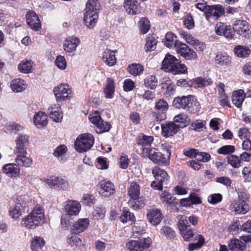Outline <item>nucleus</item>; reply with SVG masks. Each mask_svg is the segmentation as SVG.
Returning <instances> with one entry per match:
<instances>
[{
    "label": "nucleus",
    "mask_w": 251,
    "mask_h": 251,
    "mask_svg": "<svg viewBox=\"0 0 251 251\" xmlns=\"http://www.w3.org/2000/svg\"><path fill=\"white\" fill-rule=\"evenodd\" d=\"M222 200V196L220 194H214L209 196L208 201L212 204H216L220 202Z\"/></svg>",
    "instance_id": "774afa93"
},
{
    "label": "nucleus",
    "mask_w": 251,
    "mask_h": 251,
    "mask_svg": "<svg viewBox=\"0 0 251 251\" xmlns=\"http://www.w3.org/2000/svg\"><path fill=\"white\" fill-rule=\"evenodd\" d=\"M235 54L240 58H245L248 56L251 50L248 47L244 46L237 45L234 48Z\"/></svg>",
    "instance_id": "e433bc0d"
},
{
    "label": "nucleus",
    "mask_w": 251,
    "mask_h": 251,
    "mask_svg": "<svg viewBox=\"0 0 251 251\" xmlns=\"http://www.w3.org/2000/svg\"><path fill=\"white\" fill-rule=\"evenodd\" d=\"M15 153L17 155L15 161L18 167H29L32 165V159L27 151H21V153L16 152Z\"/></svg>",
    "instance_id": "ddd939ff"
},
{
    "label": "nucleus",
    "mask_w": 251,
    "mask_h": 251,
    "mask_svg": "<svg viewBox=\"0 0 251 251\" xmlns=\"http://www.w3.org/2000/svg\"><path fill=\"white\" fill-rule=\"evenodd\" d=\"M197 242L190 243L188 245V250L189 251H194L201 248L205 242L204 238L202 236H198Z\"/></svg>",
    "instance_id": "09e8293b"
},
{
    "label": "nucleus",
    "mask_w": 251,
    "mask_h": 251,
    "mask_svg": "<svg viewBox=\"0 0 251 251\" xmlns=\"http://www.w3.org/2000/svg\"><path fill=\"white\" fill-rule=\"evenodd\" d=\"M176 108L183 109L191 114H194L200 108L199 102L192 95L176 98L173 102Z\"/></svg>",
    "instance_id": "f03ea898"
},
{
    "label": "nucleus",
    "mask_w": 251,
    "mask_h": 251,
    "mask_svg": "<svg viewBox=\"0 0 251 251\" xmlns=\"http://www.w3.org/2000/svg\"><path fill=\"white\" fill-rule=\"evenodd\" d=\"M174 121L173 122L178 126V129L186 126L189 124V119L184 113H181L176 116L174 118Z\"/></svg>",
    "instance_id": "473e14b6"
},
{
    "label": "nucleus",
    "mask_w": 251,
    "mask_h": 251,
    "mask_svg": "<svg viewBox=\"0 0 251 251\" xmlns=\"http://www.w3.org/2000/svg\"><path fill=\"white\" fill-rule=\"evenodd\" d=\"M26 18L27 24L31 28L37 31L41 28L40 20L35 12L28 11L26 15Z\"/></svg>",
    "instance_id": "4468645a"
},
{
    "label": "nucleus",
    "mask_w": 251,
    "mask_h": 251,
    "mask_svg": "<svg viewBox=\"0 0 251 251\" xmlns=\"http://www.w3.org/2000/svg\"><path fill=\"white\" fill-rule=\"evenodd\" d=\"M104 92L106 98L111 99L113 97L115 92L114 81L113 79L107 78Z\"/></svg>",
    "instance_id": "4c0bfd02"
},
{
    "label": "nucleus",
    "mask_w": 251,
    "mask_h": 251,
    "mask_svg": "<svg viewBox=\"0 0 251 251\" xmlns=\"http://www.w3.org/2000/svg\"><path fill=\"white\" fill-rule=\"evenodd\" d=\"M157 41L155 36H148L147 38L145 49L146 51H152L155 49Z\"/></svg>",
    "instance_id": "49530a36"
},
{
    "label": "nucleus",
    "mask_w": 251,
    "mask_h": 251,
    "mask_svg": "<svg viewBox=\"0 0 251 251\" xmlns=\"http://www.w3.org/2000/svg\"><path fill=\"white\" fill-rule=\"evenodd\" d=\"M33 123L38 128L44 127L48 123L47 115L43 112L35 113L33 117Z\"/></svg>",
    "instance_id": "393cba45"
},
{
    "label": "nucleus",
    "mask_w": 251,
    "mask_h": 251,
    "mask_svg": "<svg viewBox=\"0 0 251 251\" xmlns=\"http://www.w3.org/2000/svg\"><path fill=\"white\" fill-rule=\"evenodd\" d=\"M229 249L231 251H244L246 248V244L239 239H232L228 244Z\"/></svg>",
    "instance_id": "f704fd0d"
},
{
    "label": "nucleus",
    "mask_w": 251,
    "mask_h": 251,
    "mask_svg": "<svg viewBox=\"0 0 251 251\" xmlns=\"http://www.w3.org/2000/svg\"><path fill=\"white\" fill-rule=\"evenodd\" d=\"M45 182L51 188L67 190L69 187L67 181L60 176H51L46 179Z\"/></svg>",
    "instance_id": "9d476101"
},
{
    "label": "nucleus",
    "mask_w": 251,
    "mask_h": 251,
    "mask_svg": "<svg viewBox=\"0 0 251 251\" xmlns=\"http://www.w3.org/2000/svg\"><path fill=\"white\" fill-rule=\"evenodd\" d=\"M147 218L151 224L153 226L158 225L162 220V214L158 209H152L148 211Z\"/></svg>",
    "instance_id": "412c9836"
},
{
    "label": "nucleus",
    "mask_w": 251,
    "mask_h": 251,
    "mask_svg": "<svg viewBox=\"0 0 251 251\" xmlns=\"http://www.w3.org/2000/svg\"><path fill=\"white\" fill-rule=\"evenodd\" d=\"M105 210L102 207H96L92 212L93 216L97 219H102L104 217Z\"/></svg>",
    "instance_id": "69168bd1"
},
{
    "label": "nucleus",
    "mask_w": 251,
    "mask_h": 251,
    "mask_svg": "<svg viewBox=\"0 0 251 251\" xmlns=\"http://www.w3.org/2000/svg\"><path fill=\"white\" fill-rule=\"evenodd\" d=\"M155 181L151 182V186L154 189L161 190L162 189L163 182L167 181L168 175L166 171L158 167H155L152 170Z\"/></svg>",
    "instance_id": "423d86ee"
},
{
    "label": "nucleus",
    "mask_w": 251,
    "mask_h": 251,
    "mask_svg": "<svg viewBox=\"0 0 251 251\" xmlns=\"http://www.w3.org/2000/svg\"><path fill=\"white\" fill-rule=\"evenodd\" d=\"M227 162L230 164L233 167L237 168L241 166V161L239 158V157L234 155H230L227 157Z\"/></svg>",
    "instance_id": "3c124183"
},
{
    "label": "nucleus",
    "mask_w": 251,
    "mask_h": 251,
    "mask_svg": "<svg viewBox=\"0 0 251 251\" xmlns=\"http://www.w3.org/2000/svg\"><path fill=\"white\" fill-rule=\"evenodd\" d=\"M160 199L168 204H173L175 201V198L170 193L165 191L160 194Z\"/></svg>",
    "instance_id": "4d7b16f0"
},
{
    "label": "nucleus",
    "mask_w": 251,
    "mask_h": 251,
    "mask_svg": "<svg viewBox=\"0 0 251 251\" xmlns=\"http://www.w3.org/2000/svg\"><path fill=\"white\" fill-rule=\"evenodd\" d=\"M162 68L165 71L174 74H184L187 71L185 65L181 64L179 60L171 54L166 55L162 61Z\"/></svg>",
    "instance_id": "7ed1b4c3"
},
{
    "label": "nucleus",
    "mask_w": 251,
    "mask_h": 251,
    "mask_svg": "<svg viewBox=\"0 0 251 251\" xmlns=\"http://www.w3.org/2000/svg\"><path fill=\"white\" fill-rule=\"evenodd\" d=\"M96 126V131L98 133L108 131L111 128V125L108 122H105L102 119Z\"/></svg>",
    "instance_id": "a18cd8bd"
},
{
    "label": "nucleus",
    "mask_w": 251,
    "mask_h": 251,
    "mask_svg": "<svg viewBox=\"0 0 251 251\" xmlns=\"http://www.w3.org/2000/svg\"><path fill=\"white\" fill-rule=\"evenodd\" d=\"M45 213L42 207L36 205L31 212L24 217L21 221L23 226L29 229H34L45 223Z\"/></svg>",
    "instance_id": "f257e3e1"
},
{
    "label": "nucleus",
    "mask_w": 251,
    "mask_h": 251,
    "mask_svg": "<svg viewBox=\"0 0 251 251\" xmlns=\"http://www.w3.org/2000/svg\"><path fill=\"white\" fill-rule=\"evenodd\" d=\"M25 206V203L17 202L15 206L9 210V215L11 218L15 220L18 219L23 214Z\"/></svg>",
    "instance_id": "bb28decb"
},
{
    "label": "nucleus",
    "mask_w": 251,
    "mask_h": 251,
    "mask_svg": "<svg viewBox=\"0 0 251 251\" xmlns=\"http://www.w3.org/2000/svg\"><path fill=\"white\" fill-rule=\"evenodd\" d=\"M100 7V4L98 0H89L86 3L84 11L98 13Z\"/></svg>",
    "instance_id": "72a5a7b5"
},
{
    "label": "nucleus",
    "mask_w": 251,
    "mask_h": 251,
    "mask_svg": "<svg viewBox=\"0 0 251 251\" xmlns=\"http://www.w3.org/2000/svg\"><path fill=\"white\" fill-rule=\"evenodd\" d=\"M45 244L44 240L40 237H34L31 244V249L33 251H38L39 249H42Z\"/></svg>",
    "instance_id": "37998d69"
},
{
    "label": "nucleus",
    "mask_w": 251,
    "mask_h": 251,
    "mask_svg": "<svg viewBox=\"0 0 251 251\" xmlns=\"http://www.w3.org/2000/svg\"><path fill=\"white\" fill-rule=\"evenodd\" d=\"M232 209L237 214H245L248 212L249 208L245 201L239 199L234 201Z\"/></svg>",
    "instance_id": "5701e85b"
},
{
    "label": "nucleus",
    "mask_w": 251,
    "mask_h": 251,
    "mask_svg": "<svg viewBox=\"0 0 251 251\" xmlns=\"http://www.w3.org/2000/svg\"><path fill=\"white\" fill-rule=\"evenodd\" d=\"M4 173L6 174L10 177H16L20 173L19 167L16 164L10 163L4 166L2 168Z\"/></svg>",
    "instance_id": "c756f323"
},
{
    "label": "nucleus",
    "mask_w": 251,
    "mask_h": 251,
    "mask_svg": "<svg viewBox=\"0 0 251 251\" xmlns=\"http://www.w3.org/2000/svg\"><path fill=\"white\" fill-rule=\"evenodd\" d=\"M224 13V8L221 5L208 6L204 12L206 19L209 21L218 19Z\"/></svg>",
    "instance_id": "1a4fd4ad"
},
{
    "label": "nucleus",
    "mask_w": 251,
    "mask_h": 251,
    "mask_svg": "<svg viewBox=\"0 0 251 251\" xmlns=\"http://www.w3.org/2000/svg\"><path fill=\"white\" fill-rule=\"evenodd\" d=\"M143 71V67L140 64H132L128 67L129 72L134 75H139Z\"/></svg>",
    "instance_id": "864d4df0"
},
{
    "label": "nucleus",
    "mask_w": 251,
    "mask_h": 251,
    "mask_svg": "<svg viewBox=\"0 0 251 251\" xmlns=\"http://www.w3.org/2000/svg\"><path fill=\"white\" fill-rule=\"evenodd\" d=\"M205 123L201 120H196L192 123L191 126L194 130L200 131L204 127Z\"/></svg>",
    "instance_id": "338daca9"
},
{
    "label": "nucleus",
    "mask_w": 251,
    "mask_h": 251,
    "mask_svg": "<svg viewBox=\"0 0 251 251\" xmlns=\"http://www.w3.org/2000/svg\"><path fill=\"white\" fill-rule=\"evenodd\" d=\"M115 51L106 49L103 53L102 60L109 66H112L116 64V58Z\"/></svg>",
    "instance_id": "c85d7f7f"
},
{
    "label": "nucleus",
    "mask_w": 251,
    "mask_h": 251,
    "mask_svg": "<svg viewBox=\"0 0 251 251\" xmlns=\"http://www.w3.org/2000/svg\"><path fill=\"white\" fill-rule=\"evenodd\" d=\"M79 43L78 38L75 36L69 37L63 43V49L68 55L72 56Z\"/></svg>",
    "instance_id": "9b49d317"
},
{
    "label": "nucleus",
    "mask_w": 251,
    "mask_h": 251,
    "mask_svg": "<svg viewBox=\"0 0 251 251\" xmlns=\"http://www.w3.org/2000/svg\"><path fill=\"white\" fill-rule=\"evenodd\" d=\"M153 140V138L151 136L143 135L138 140V144L142 146H150Z\"/></svg>",
    "instance_id": "bf43d9fd"
},
{
    "label": "nucleus",
    "mask_w": 251,
    "mask_h": 251,
    "mask_svg": "<svg viewBox=\"0 0 251 251\" xmlns=\"http://www.w3.org/2000/svg\"><path fill=\"white\" fill-rule=\"evenodd\" d=\"M162 135L165 137L172 136L176 134L178 130V126L173 122H166L161 125Z\"/></svg>",
    "instance_id": "dca6fc26"
},
{
    "label": "nucleus",
    "mask_w": 251,
    "mask_h": 251,
    "mask_svg": "<svg viewBox=\"0 0 251 251\" xmlns=\"http://www.w3.org/2000/svg\"><path fill=\"white\" fill-rule=\"evenodd\" d=\"M176 37L174 34L172 33H167L163 41L164 45L168 48H172L173 46L176 48V43L180 42L176 40Z\"/></svg>",
    "instance_id": "79ce46f5"
},
{
    "label": "nucleus",
    "mask_w": 251,
    "mask_h": 251,
    "mask_svg": "<svg viewBox=\"0 0 251 251\" xmlns=\"http://www.w3.org/2000/svg\"><path fill=\"white\" fill-rule=\"evenodd\" d=\"M115 192L114 185L108 181H102L100 183L99 193L104 197H109Z\"/></svg>",
    "instance_id": "4be33fe9"
},
{
    "label": "nucleus",
    "mask_w": 251,
    "mask_h": 251,
    "mask_svg": "<svg viewBox=\"0 0 251 251\" xmlns=\"http://www.w3.org/2000/svg\"><path fill=\"white\" fill-rule=\"evenodd\" d=\"M15 152L26 151V147L29 144L28 136L26 135H19L15 140Z\"/></svg>",
    "instance_id": "aec40b11"
},
{
    "label": "nucleus",
    "mask_w": 251,
    "mask_h": 251,
    "mask_svg": "<svg viewBox=\"0 0 251 251\" xmlns=\"http://www.w3.org/2000/svg\"><path fill=\"white\" fill-rule=\"evenodd\" d=\"M68 243L72 246H79L82 244L81 240L75 235H71L68 239Z\"/></svg>",
    "instance_id": "e2e57ef3"
},
{
    "label": "nucleus",
    "mask_w": 251,
    "mask_h": 251,
    "mask_svg": "<svg viewBox=\"0 0 251 251\" xmlns=\"http://www.w3.org/2000/svg\"><path fill=\"white\" fill-rule=\"evenodd\" d=\"M67 148L64 145H60L53 150V155L57 157L59 161L64 162L67 159Z\"/></svg>",
    "instance_id": "7c9ffc66"
},
{
    "label": "nucleus",
    "mask_w": 251,
    "mask_h": 251,
    "mask_svg": "<svg viewBox=\"0 0 251 251\" xmlns=\"http://www.w3.org/2000/svg\"><path fill=\"white\" fill-rule=\"evenodd\" d=\"M53 92L57 101L63 100L71 94L69 86L66 84H61L55 87Z\"/></svg>",
    "instance_id": "f8f14e48"
},
{
    "label": "nucleus",
    "mask_w": 251,
    "mask_h": 251,
    "mask_svg": "<svg viewBox=\"0 0 251 251\" xmlns=\"http://www.w3.org/2000/svg\"><path fill=\"white\" fill-rule=\"evenodd\" d=\"M65 208L69 215L76 216L81 210V205L77 201L69 200L67 201Z\"/></svg>",
    "instance_id": "6ab92c4d"
},
{
    "label": "nucleus",
    "mask_w": 251,
    "mask_h": 251,
    "mask_svg": "<svg viewBox=\"0 0 251 251\" xmlns=\"http://www.w3.org/2000/svg\"><path fill=\"white\" fill-rule=\"evenodd\" d=\"M140 194V186L135 182L130 183L128 188V194L133 199L136 200L139 198Z\"/></svg>",
    "instance_id": "58836bf2"
},
{
    "label": "nucleus",
    "mask_w": 251,
    "mask_h": 251,
    "mask_svg": "<svg viewBox=\"0 0 251 251\" xmlns=\"http://www.w3.org/2000/svg\"><path fill=\"white\" fill-rule=\"evenodd\" d=\"M121 222L125 223L127 221L134 222L135 217L133 213L128 211H124L122 215L120 217Z\"/></svg>",
    "instance_id": "5fc2aeb1"
},
{
    "label": "nucleus",
    "mask_w": 251,
    "mask_h": 251,
    "mask_svg": "<svg viewBox=\"0 0 251 251\" xmlns=\"http://www.w3.org/2000/svg\"><path fill=\"white\" fill-rule=\"evenodd\" d=\"M193 84L198 88H203L211 85L212 81L209 78H205L202 77H198L193 79Z\"/></svg>",
    "instance_id": "a19ab883"
},
{
    "label": "nucleus",
    "mask_w": 251,
    "mask_h": 251,
    "mask_svg": "<svg viewBox=\"0 0 251 251\" xmlns=\"http://www.w3.org/2000/svg\"><path fill=\"white\" fill-rule=\"evenodd\" d=\"M234 147L231 145H226L219 149L218 152L222 154H227L234 151Z\"/></svg>",
    "instance_id": "680f3d73"
},
{
    "label": "nucleus",
    "mask_w": 251,
    "mask_h": 251,
    "mask_svg": "<svg viewBox=\"0 0 251 251\" xmlns=\"http://www.w3.org/2000/svg\"><path fill=\"white\" fill-rule=\"evenodd\" d=\"M176 218L178 221V228L179 231L190 227V225H188L187 217L185 215H179L176 217Z\"/></svg>",
    "instance_id": "8fccbe9b"
},
{
    "label": "nucleus",
    "mask_w": 251,
    "mask_h": 251,
    "mask_svg": "<svg viewBox=\"0 0 251 251\" xmlns=\"http://www.w3.org/2000/svg\"><path fill=\"white\" fill-rule=\"evenodd\" d=\"M166 154L157 151L155 149L147 148L143 149L144 156L148 157L153 162L158 164H167L171 156V152L169 150L165 151Z\"/></svg>",
    "instance_id": "20e7f679"
},
{
    "label": "nucleus",
    "mask_w": 251,
    "mask_h": 251,
    "mask_svg": "<svg viewBox=\"0 0 251 251\" xmlns=\"http://www.w3.org/2000/svg\"><path fill=\"white\" fill-rule=\"evenodd\" d=\"M231 61V57L226 53L218 52L215 58V63L221 66H228Z\"/></svg>",
    "instance_id": "cd10ccee"
},
{
    "label": "nucleus",
    "mask_w": 251,
    "mask_h": 251,
    "mask_svg": "<svg viewBox=\"0 0 251 251\" xmlns=\"http://www.w3.org/2000/svg\"><path fill=\"white\" fill-rule=\"evenodd\" d=\"M180 232L184 240L186 242L196 241L198 238V236H202L201 234L194 232L190 227L180 230Z\"/></svg>",
    "instance_id": "a878e982"
},
{
    "label": "nucleus",
    "mask_w": 251,
    "mask_h": 251,
    "mask_svg": "<svg viewBox=\"0 0 251 251\" xmlns=\"http://www.w3.org/2000/svg\"><path fill=\"white\" fill-rule=\"evenodd\" d=\"M140 29L142 34H146L150 28L149 21L146 18H142L139 22Z\"/></svg>",
    "instance_id": "6e6d98bb"
},
{
    "label": "nucleus",
    "mask_w": 251,
    "mask_h": 251,
    "mask_svg": "<svg viewBox=\"0 0 251 251\" xmlns=\"http://www.w3.org/2000/svg\"><path fill=\"white\" fill-rule=\"evenodd\" d=\"M94 143V137L90 133L80 135L75 143V150L79 152H86L90 150Z\"/></svg>",
    "instance_id": "39448f33"
},
{
    "label": "nucleus",
    "mask_w": 251,
    "mask_h": 251,
    "mask_svg": "<svg viewBox=\"0 0 251 251\" xmlns=\"http://www.w3.org/2000/svg\"><path fill=\"white\" fill-rule=\"evenodd\" d=\"M98 18L99 15L97 13L84 11L83 21L85 25L90 29H93L98 22Z\"/></svg>",
    "instance_id": "a211bd4d"
},
{
    "label": "nucleus",
    "mask_w": 251,
    "mask_h": 251,
    "mask_svg": "<svg viewBox=\"0 0 251 251\" xmlns=\"http://www.w3.org/2000/svg\"><path fill=\"white\" fill-rule=\"evenodd\" d=\"M184 25L188 29H192L194 26V22L190 14H187L184 18Z\"/></svg>",
    "instance_id": "0e129e2a"
},
{
    "label": "nucleus",
    "mask_w": 251,
    "mask_h": 251,
    "mask_svg": "<svg viewBox=\"0 0 251 251\" xmlns=\"http://www.w3.org/2000/svg\"><path fill=\"white\" fill-rule=\"evenodd\" d=\"M151 242L150 238L141 240H131L126 244V247L129 251H143L150 247Z\"/></svg>",
    "instance_id": "0eeeda50"
},
{
    "label": "nucleus",
    "mask_w": 251,
    "mask_h": 251,
    "mask_svg": "<svg viewBox=\"0 0 251 251\" xmlns=\"http://www.w3.org/2000/svg\"><path fill=\"white\" fill-rule=\"evenodd\" d=\"M49 114L50 117L56 122L61 121L63 115L59 104H54L49 108Z\"/></svg>",
    "instance_id": "b1692460"
},
{
    "label": "nucleus",
    "mask_w": 251,
    "mask_h": 251,
    "mask_svg": "<svg viewBox=\"0 0 251 251\" xmlns=\"http://www.w3.org/2000/svg\"><path fill=\"white\" fill-rule=\"evenodd\" d=\"M33 62L31 60H23L19 65V71L24 73H29L32 69Z\"/></svg>",
    "instance_id": "c03bdc74"
},
{
    "label": "nucleus",
    "mask_w": 251,
    "mask_h": 251,
    "mask_svg": "<svg viewBox=\"0 0 251 251\" xmlns=\"http://www.w3.org/2000/svg\"><path fill=\"white\" fill-rule=\"evenodd\" d=\"M26 85L24 80L16 79L11 82V88L15 92H20L26 89Z\"/></svg>",
    "instance_id": "c9c22d12"
},
{
    "label": "nucleus",
    "mask_w": 251,
    "mask_h": 251,
    "mask_svg": "<svg viewBox=\"0 0 251 251\" xmlns=\"http://www.w3.org/2000/svg\"><path fill=\"white\" fill-rule=\"evenodd\" d=\"M169 105L166 101L164 100H159L155 103V109L159 112L162 113L166 112L168 109Z\"/></svg>",
    "instance_id": "603ef678"
},
{
    "label": "nucleus",
    "mask_w": 251,
    "mask_h": 251,
    "mask_svg": "<svg viewBox=\"0 0 251 251\" xmlns=\"http://www.w3.org/2000/svg\"><path fill=\"white\" fill-rule=\"evenodd\" d=\"M89 224V220L88 219H79L73 224L71 228V231L75 234L81 233L87 228Z\"/></svg>",
    "instance_id": "2eb2a0df"
},
{
    "label": "nucleus",
    "mask_w": 251,
    "mask_h": 251,
    "mask_svg": "<svg viewBox=\"0 0 251 251\" xmlns=\"http://www.w3.org/2000/svg\"><path fill=\"white\" fill-rule=\"evenodd\" d=\"M145 87L153 89L157 85V80L156 77L153 75H149L144 79Z\"/></svg>",
    "instance_id": "de8ad7c7"
},
{
    "label": "nucleus",
    "mask_w": 251,
    "mask_h": 251,
    "mask_svg": "<svg viewBox=\"0 0 251 251\" xmlns=\"http://www.w3.org/2000/svg\"><path fill=\"white\" fill-rule=\"evenodd\" d=\"M176 49L177 53L187 60H195L197 58V53L184 43L177 42Z\"/></svg>",
    "instance_id": "6e6552de"
},
{
    "label": "nucleus",
    "mask_w": 251,
    "mask_h": 251,
    "mask_svg": "<svg viewBox=\"0 0 251 251\" xmlns=\"http://www.w3.org/2000/svg\"><path fill=\"white\" fill-rule=\"evenodd\" d=\"M233 30L237 34L247 37L249 34V27L248 23L244 20H238L235 22L233 25Z\"/></svg>",
    "instance_id": "f3484780"
},
{
    "label": "nucleus",
    "mask_w": 251,
    "mask_h": 251,
    "mask_svg": "<svg viewBox=\"0 0 251 251\" xmlns=\"http://www.w3.org/2000/svg\"><path fill=\"white\" fill-rule=\"evenodd\" d=\"M89 119L92 124L96 126L101 120V118L100 113L96 111L89 115Z\"/></svg>",
    "instance_id": "052dcab7"
},
{
    "label": "nucleus",
    "mask_w": 251,
    "mask_h": 251,
    "mask_svg": "<svg viewBox=\"0 0 251 251\" xmlns=\"http://www.w3.org/2000/svg\"><path fill=\"white\" fill-rule=\"evenodd\" d=\"M55 65L60 70H64L66 68L67 62L64 56L58 55L55 61Z\"/></svg>",
    "instance_id": "13d9d810"
},
{
    "label": "nucleus",
    "mask_w": 251,
    "mask_h": 251,
    "mask_svg": "<svg viewBox=\"0 0 251 251\" xmlns=\"http://www.w3.org/2000/svg\"><path fill=\"white\" fill-rule=\"evenodd\" d=\"M125 8L129 14H137L139 11L138 1L135 0H126L125 2Z\"/></svg>",
    "instance_id": "2f4dec72"
},
{
    "label": "nucleus",
    "mask_w": 251,
    "mask_h": 251,
    "mask_svg": "<svg viewBox=\"0 0 251 251\" xmlns=\"http://www.w3.org/2000/svg\"><path fill=\"white\" fill-rule=\"evenodd\" d=\"M243 90H240L233 93L232 96V102L237 107H239L241 106L244 101V97L243 95Z\"/></svg>",
    "instance_id": "ea45409f"
}]
</instances>
